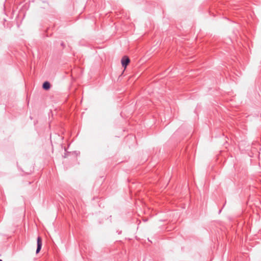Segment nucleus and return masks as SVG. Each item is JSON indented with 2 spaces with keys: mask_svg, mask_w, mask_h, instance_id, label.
I'll list each match as a JSON object with an SVG mask.
<instances>
[{
  "mask_svg": "<svg viewBox=\"0 0 261 261\" xmlns=\"http://www.w3.org/2000/svg\"><path fill=\"white\" fill-rule=\"evenodd\" d=\"M121 62L122 67L126 68V66L130 62V60L128 57L125 56L122 57Z\"/></svg>",
  "mask_w": 261,
  "mask_h": 261,
  "instance_id": "obj_1",
  "label": "nucleus"
},
{
  "mask_svg": "<svg viewBox=\"0 0 261 261\" xmlns=\"http://www.w3.org/2000/svg\"><path fill=\"white\" fill-rule=\"evenodd\" d=\"M37 247L36 249V253H38L41 250L42 247V240L40 237H38L37 240Z\"/></svg>",
  "mask_w": 261,
  "mask_h": 261,
  "instance_id": "obj_2",
  "label": "nucleus"
},
{
  "mask_svg": "<svg viewBox=\"0 0 261 261\" xmlns=\"http://www.w3.org/2000/svg\"><path fill=\"white\" fill-rule=\"evenodd\" d=\"M42 87L44 90H48L50 87V84L48 82H45L43 84Z\"/></svg>",
  "mask_w": 261,
  "mask_h": 261,
  "instance_id": "obj_3",
  "label": "nucleus"
},
{
  "mask_svg": "<svg viewBox=\"0 0 261 261\" xmlns=\"http://www.w3.org/2000/svg\"><path fill=\"white\" fill-rule=\"evenodd\" d=\"M0 261H3L2 259H0Z\"/></svg>",
  "mask_w": 261,
  "mask_h": 261,
  "instance_id": "obj_4",
  "label": "nucleus"
}]
</instances>
